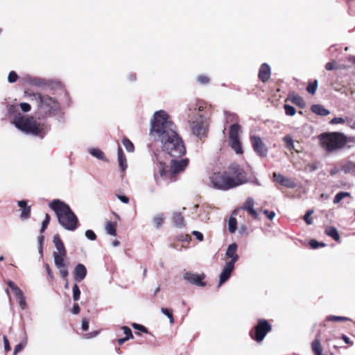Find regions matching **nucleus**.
<instances>
[{
	"mask_svg": "<svg viewBox=\"0 0 355 355\" xmlns=\"http://www.w3.org/2000/svg\"><path fill=\"white\" fill-rule=\"evenodd\" d=\"M150 136L159 141L163 151L171 157H180L186 152L183 141L175 131L174 123L168 119V115L164 110L155 112L150 121Z\"/></svg>",
	"mask_w": 355,
	"mask_h": 355,
	"instance_id": "nucleus-1",
	"label": "nucleus"
},
{
	"mask_svg": "<svg viewBox=\"0 0 355 355\" xmlns=\"http://www.w3.org/2000/svg\"><path fill=\"white\" fill-rule=\"evenodd\" d=\"M210 182L214 189L227 191L248 182L247 173L237 164H232L227 170L213 173Z\"/></svg>",
	"mask_w": 355,
	"mask_h": 355,
	"instance_id": "nucleus-2",
	"label": "nucleus"
},
{
	"mask_svg": "<svg viewBox=\"0 0 355 355\" xmlns=\"http://www.w3.org/2000/svg\"><path fill=\"white\" fill-rule=\"evenodd\" d=\"M12 123L22 132L40 139H43L48 132L46 124L37 121L34 116H24L19 112L14 114Z\"/></svg>",
	"mask_w": 355,
	"mask_h": 355,
	"instance_id": "nucleus-3",
	"label": "nucleus"
},
{
	"mask_svg": "<svg viewBox=\"0 0 355 355\" xmlns=\"http://www.w3.org/2000/svg\"><path fill=\"white\" fill-rule=\"evenodd\" d=\"M49 206L55 212L59 224L64 230L73 232L77 229L78 217L67 204L59 199H55Z\"/></svg>",
	"mask_w": 355,
	"mask_h": 355,
	"instance_id": "nucleus-4",
	"label": "nucleus"
},
{
	"mask_svg": "<svg viewBox=\"0 0 355 355\" xmlns=\"http://www.w3.org/2000/svg\"><path fill=\"white\" fill-rule=\"evenodd\" d=\"M155 179L159 184L160 179L166 181H172L173 178L179 173L183 171L188 164L187 159L180 160L172 159L171 168L167 169L165 163L162 160L160 155L155 154Z\"/></svg>",
	"mask_w": 355,
	"mask_h": 355,
	"instance_id": "nucleus-5",
	"label": "nucleus"
},
{
	"mask_svg": "<svg viewBox=\"0 0 355 355\" xmlns=\"http://www.w3.org/2000/svg\"><path fill=\"white\" fill-rule=\"evenodd\" d=\"M318 139L322 148L327 152L339 150L348 143L354 141V138L347 137L343 133L338 132L322 133L319 135Z\"/></svg>",
	"mask_w": 355,
	"mask_h": 355,
	"instance_id": "nucleus-6",
	"label": "nucleus"
},
{
	"mask_svg": "<svg viewBox=\"0 0 355 355\" xmlns=\"http://www.w3.org/2000/svg\"><path fill=\"white\" fill-rule=\"evenodd\" d=\"M32 100L37 103L39 112L44 116H51L56 114L60 105L56 98L48 95H42L39 93H33L31 95Z\"/></svg>",
	"mask_w": 355,
	"mask_h": 355,
	"instance_id": "nucleus-7",
	"label": "nucleus"
},
{
	"mask_svg": "<svg viewBox=\"0 0 355 355\" xmlns=\"http://www.w3.org/2000/svg\"><path fill=\"white\" fill-rule=\"evenodd\" d=\"M209 119L200 114L195 116L190 122V127L194 135L199 139L206 137L209 128Z\"/></svg>",
	"mask_w": 355,
	"mask_h": 355,
	"instance_id": "nucleus-8",
	"label": "nucleus"
},
{
	"mask_svg": "<svg viewBox=\"0 0 355 355\" xmlns=\"http://www.w3.org/2000/svg\"><path fill=\"white\" fill-rule=\"evenodd\" d=\"M272 329L271 325L268 322L264 319H259L257 324L254 327V330H252L250 335L252 339L258 343L261 342L266 334Z\"/></svg>",
	"mask_w": 355,
	"mask_h": 355,
	"instance_id": "nucleus-9",
	"label": "nucleus"
},
{
	"mask_svg": "<svg viewBox=\"0 0 355 355\" xmlns=\"http://www.w3.org/2000/svg\"><path fill=\"white\" fill-rule=\"evenodd\" d=\"M53 261L55 267L59 270L60 275L62 278H66L69 275L67 264L65 259L67 254H53Z\"/></svg>",
	"mask_w": 355,
	"mask_h": 355,
	"instance_id": "nucleus-10",
	"label": "nucleus"
},
{
	"mask_svg": "<svg viewBox=\"0 0 355 355\" xmlns=\"http://www.w3.org/2000/svg\"><path fill=\"white\" fill-rule=\"evenodd\" d=\"M183 278L193 285L202 287L206 285V283L203 282V279L205 278V275L203 273L198 275L191 272H187L184 274Z\"/></svg>",
	"mask_w": 355,
	"mask_h": 355,
	"instance_id": "nucleus-11",
	"label": "nucleus"
},
{
	"mask_svg": "<svg viewBox=\"0 0 355 355\" xmlns=\"http://www.w3.org/2000/svg\"><path fill=\"white\" fill-rule=\"evenodd\" d=\"M254 150L261 157H265L268 153V148L261 139L258 136L251 137Z\"/></svg>",
	"mask_w": 355,
	"mask_h": 355,
	"instance_id": "nucleus-12",
	"label": "nucleus"
},
{
	"mask_svg": "<svg viewBox=\"0 0 355 355\" xmlns=\"http://www.w3.org/2000/svg\"><path fill=\"white\" fill-rule=\"evenodd\" d=\"M237 248L238 245L236 243H233L227 247L225 256L227 258L230 259V260L227 261V263H231L234 266L235 263L239 260V257L236 253Z\"/></svg>",
	"mask_w": 355,
	"mask_h": 355,
	"instance_id": "nucleus-13",
	"label": "nucleus"
},
{
	"mask_svg": "<svg viewBox=\"0 0 355 355\" xmlns=\"http://www.w3.org/2000/svg\"><path fill=\"white\" fill-rule=\"evenodd\" d=\"M234 270V266L231 263H225V266L223 267L220 276H219V282L218 286H220L222 284L225 283L230 277L232 272Z\"/></svg>",
	"mask_w": 355,
	"mask_h": 355,
	"instance_id": "nucleus-14",
	"label": "nucleus"
},
{
	"mask_svg": "<svg viewBox=\"0 0 355 355\" xmlns=\"http://www.w3.org/2000/svg\"><path fill=\"white\" fill-rule=\"evenodd\" d=\"M87 268L86 267L82 264H77L73 270V278L76 282H82L87 275Z\"/></svg>",
	"mask_w": 355,
	"mask_h": 355,
	"instance_id": "nucleus-15",
	"label": "nucleus"
},
{
	"mask_svg": "<svg viewBox=\"0 0 355 355\" xmlns=\"http://www.w3.org/2000/svg\"><path fill=\"white\" fill-rule=\"evenodd\" d=\"M273 179L275 182L287 188L293 189L295 188L296 186L295 183L292 180L277 173H273Z\"/></svg>",
	"mask_w": 355,
	"mask_h": 355,
	"instance_id": "nucleus-16",
	"label": "nucleus"
},
{
	"mask_svg": "<svg viewBox=\"0 0 355 355\" xmlns=\"http://www.w3.org/2000/svg\"><path fill=\"white\" fill-rule=\"evenodd\" d=\"M271 76V69L270 67L266 64L263 63L261 65L259 71V78L263 83L267 82Z\"/></svg>",
	"mask_w": 355,
	"mask_h": 355,
	"instance_id": "nucleus-17",
	"label": "nucleus"
},
{
	"mask_svg": "<svg viewBox=\"0 0 355 355\" xmlns=\"http://www.w3.org/2000/svg\"><path fill=\"white\" fill-rule=\"evenodd\" d=\"M53 241L56 249V250L54 251L53 254H62V256L64 254H67V250L59 235L55 234L53 236Z\"/></svg>",
	"mask_w": 355,
	"mask_h": 355,
	"instance_id": "nucleus-18",
	"label": "nucleus"
},
{
	"mask_svg": "<svg viewBox=\"0 0 355 355\" xmlns=\"http://www.w3.org/2000/svg\"><path fill=\"white\" fill-rule=\"evenodd\" d=\"M17 204L20 207L21 218L23 220L28 219L31 216V207L27 205L26 200H19Z\"/></svg>",
	"mask_w": 355,
	"mask_h": 355,
	"instance_id": "nucleus-19",
	"label": "nucleus"
},
{
	"mask_svg": "<svg viewBox=\"0 0 355 355\" xmlns=\"http://www.w3.org/2000/svg\"><path fill=\"white\" fill-rule=\"evenodd\" d=\"M254 202L252 198L248 197L243 205V209L248 211V212L251 214V216L257 219L258 218V213L254 209Z\"/></svg>",
	"mask_w": 355,
	"mask_h": 355,
	"instance_id": "nucleus-20",
	"label": "nucleus"
},
{
	"mask_svg": "<svg viewBox=\"0 0 355 355\" xmlns=\"http://www.w3.org/2000/svg\"><path fill=\"white\" fill-rule=\"evenodd\" d=\"M24 80L27 83L39 87H43L46 85V80L44 79L38 77L26 76L24 78Z\"/></svg>",
	"mask_w": 355,
	"mask_h": 355,
	"instance_id": "nucleus-21",
	"label": "nucleus"
},
{
	"mask_svg": "<svg viewBox=\"0 0 355 355\" xmlns=\"http://www.w3.org/2000/svg\"><path fill=\"white\" fill-rule=\"evenodd\" d=\"M172 222L175 227L179 228H182L185 225L184 217L182 216L181 213L178 211L173 212L172 216Z\"/></svg>",
	"mask_w": 355,
	"mask_h": 355,
	"instance_id": "nucleus-22",
	"label": "nucleus"
},
{
	"mask_svg": "<svg viewBox=\"0 0 355 355\" xmlns=\"http://www.w3.org/2000/svg\"><path fill=\"white\" fill-rule=\"evenodd\" d=\"M320 335L316 336V338L311 343V349L315 355H322V347L319 339Z\"/></svg>",
	"mask_w": 355,
	"mask_h": 355,
	"instance_id": "nucleus-23",
	"label": "nucleus"
},
{
	"mask_svg": "<svg viewBox=\"0 0 355 355\" xmlns=\"http://www.w3.org/2000/svg\"><path fill=\"white\" fill-rule=\"evenodd\" d=\"M241 127L237 123H234L230 127L229 139H239V133L241 132Z\"/></svg>",
	"mask_w": 355,
	"mask_h": 355,
	"instance_id": "nucleus-24",
	"label": "nucleus"
},
{
	"mask_svg": "<svg viewBox=\"0 0 355 355\" xmlns=\"http://www.w3.org/2000/svg\"><path fill=\"white\" fill-rule=\"evenodd\" d=\"M118 162L121 171H124L126 170L128 165H127V160L126 157L121 148H118Z\"/></svg>",
	"mask_w": 355,
	"mask_h": 355,
	"instance_id": "nucleus-25",
	"label": "nucleus"
},
{
	"mask_svg": "<svg viewBox=\"0 0 355 355\" xmlns=\"http://www.w3.org/2000/svg\"><path fill=\"white\" fill-rule=\"evenodd\" d=\"M311 110L314 114L320 116H327L330 113L329 110L319 104L313 105L311 107Z\"/></svg>",
	"mask_w": 355,
	"mask_h": 355,
	"instance_id": "nucleus-26",
	"label": "nucleus"
},
{
	"mask_svg": "<svg viewBox=\"0 0 355 355\" xmlns=\"http://www.w3.org/2000/svg\"><path fill=\"white\" fill-rule=\"evenodd\" d=\"M230 145L236 154L243 153L242 146L239 139H230Z\"/></svg>",
	"mask_w": 355,
	"mask_h": 355,
	"instance_id": "nucleus-27",
	"label": "nucleus"
},
{
	"mask_svg": "<svg viewBox=\"0 0 355 355\" xmlns=\"http://www.w3.org/2000/svg\"><path fill=\"white\" fill-rule=\"evenodd\" d=\"M325 234L327 236L334 239L336 241H340V235L338 234L337 229L334 227H332V226L327 227L325 229Z\"/></svg>",
	"mask_w": 355,
	"mask_h": 355,
	"instance_id": "nucleus-28",
	"label": "nucleus"
},
{
	"mask_svg": "<svg viewBox=\"0 0 355 355\" xmlns=\"http://www.w3.org/2000/svg\"><path fill=\"white\" fill-rule=\"evenodd\" d=\"M89 153L92 156L95 157L96 158H97L100 160L105 161V162L107 161L104 153L98 148H89Z\"/></svg>",
	"mask_w": 355,
	"mask_h": 355,
	"instance_id": "nucleus-29",
	"label": "nucleus"
},
{
	"mask_svg": "<svg viewBox=\"0 0 355 355\" xmlns=\"http://www.w3.org/2000/svg\"><path fill=\"white\" fill-rule=\"evenodd\" d=\"M116 225H117V224L115 222L107 221L105 223V226L106 232L111 236H116Z\"/></svg>",
	"mask_w": 355,
	"mask_h": 355,
	"instance_id": "nucleus-30",
	"label": "nucleus"
},
{
	"mask_svg": "<svg viewBox=\"0 0 355 355\" xmlns=\"http://www.w3.org/2000/svg\"><path fill=\"white\" fill-rule=\"evenodd\" d=\"M8 286L11 288V290L13 291L15 295L17 297H21L24 296V293L12 281L9 280L7 282Z\"/></svg>",
	"mask_w": 355,
	"mask_h": 355,
	"instance_id": "nucleus-31",
	"label": "nucleus"
},
{
	"mask_svg": "<svg viewBox=\"0 0 355 355\" xmlns=\"http://www.w3.org/2000/svg\"><path fill=\"white\" fill-rule=\"evenodd\" d=\"M164 215L162 213L156 214L153 218V223L156 228H159L164 223Z\"/></svg>",
	"mask_w": 355,
	"mask_h": 355,
	"instance_id": "nucleus-32",
	"label": "nucleus"
},
{
	"mask_svg": "<svg viewBox=\"0 0 355 355\" xmlns=\"http://www.w3.org/2000/svg\"><path fill=\"white\" fill-rule=\"evenodd\" d=\"M283 140L286 144V147L288 150H295L294 141L290 135H286Z\"/></svg>",
	"mask_w": 355,
	"mask_h": 355,
	"instance_id": "nucleus-33",
	"label": "nucleus"
},
{
	"mask_svg": "<svg viewBox=\"0 0 355 355\" xmlns=\"http://www.w3.org/2000/svg\"><path fill=\"white\" fill-rule=\"evenodd\" d=\"M237 221L234 217H230L228 221V230L232 234L234 233L236 230Z\"/></svg>",
	"mask_w": 355,
	"mask_h": 355,
	"instance_id": "nucleus-34",
	"label": "nucleus"
},
{
	"mask_svg": "<svg viewBox=\"0 0 355 355\" xmlns=\"http://www.w3.org/2000/svg\"><path fill=\"white\" fill-rule=\"evenodd\" d=\"M350 196V193L349 192H345V191H342V192H339L338 193L334 199V204H338L345 197H349Z\"/></svg>",
	"mask_w": 355,
	"mask_h": 355,
	"instance_id": "nucleus-35",
	"label": "nucleus"
},
{
	"mask_svg": "<svg viewBox=\"0 0 355 355\" xmlns=\"http://www.w3.org/2000/svg\"><path fill=\"white\" fill-rule=\"evenodd\" d=\"M73 299L75 302H78L80 297V290L77 284H74L72 288Z\"/></svg>",
	"mask_w": 355,
	"mask_h": 355,
	"instance_id": "nucleus-36",
	"label": "nucleus"
},
{
	"mask_svg": "<svg viewBox=\"0 0 355 355\" xmlns=\"http://www.w3.org/2000/svg\"><path fill=\"white\" fill-rule=\"evenodd\" d=\"M347 122H349V118H348V117H345V118L334 117L329 121V123L331 125H334V124L345 123H347Z\"/></svg>",
	"mask_w": 355,
	"mask_h": 355,
	"instance_id": "nucleus-37",
	"label": "nucleus"
},
{
	"mask_svg": "<svg viewBox=\"0 0 355 355\" xmlns=\"http://www.w3.org/2000/svg\"><path fill=\"white\" fill-rule=\"evenodd\" d=\"M122 144H123V146H125V148L128 152L132 153L134 151V150H135L134 145L131 142V141L129 140L128 139H126V138L123 139L122 140Z\"/></svg>",
	"mask_w": 355,
	"mask_h": 355,
	"instance_id": "nucleus-38",
	"label": "nucleus"
},
{
	"mask_svg": "<svg viewBox=\"0 0 355 355\" xmlns=\"http://www.w3.org/2000/svg\"><path fill=\"white\" fill-rule=\"evenodd\" d=\"M317 88H318V81L316 80H315L313 82L309 83V85L306 87V90L309 93H310L311 94H314L317 90Z\"/></svg>",
	"mask_w": 355,
	"mask_h": 355,
	"instance_id": "nucleus-39",
	"label": "nucleus"
},
{
	"mask_svg": "<svg viewBox=\"0 0 355 355\" xmlns=\"http://www.w3.org/2000/svg\"><path fill=\"white\" fill-rule=\"evenodd\" d=\"M327 320L328 321L343 322L349 320V318L343 316L329 315Z\"/></svg>",
	"mask_w": 355,
	"mask_h": 355,
	"instance_id": "nucleus-40",
	"label": "nucleus"
},
{
	"mask_svg": "<svg viewBox=\"0 0 355 355\" xmlns=\"http://www.w3.org/2000/svg\"><path fill=\"white\" fill-rule=\"evenodd\" d=\"M355 168V164L352 162H348L345 164H343L341 166V170L345 172V173H348L354 170Z\"/></svg>",
	"mask_w": 355,
	"mask_h": 355,
	"instance_id": "nucleus-41",
	"label": "nucleus"
},
{
	"mask_svg": "<svg viewBox=\"0 0 355 355\" xmlns=\"http://www.w3.org/2000/svg\"><path fill=\"white\" fill-rule=\"evenodd\" d=\"M161 311L164 315L168 318L171 324L174 323V318L172 314V311L169 309L162 308Z\"/></svg>",
	"mask_w": 355,
	"mask_h": 355,
	"instance_id": "nucleus-42",
	"label": "nucleus"
},
{
	"mask_svg": "<svg viewBox=\"0 0 355 355\" xmlns=\"http://www.w3.org/2000/svg\"><path fill=\"white\" fill-rule=\"evenodd\" d=\"M285 113L288 116H293L296 113L295 108L290 105H284Z\"/></svg>",
	"mask_w": 355,
	"mask_h": 355,
	"instance_id": "nucleus-43",
	"label": "nucleus"
},
{
	"mask_svg": "<svg viewBox=\"0 0 355 355\" xmlns=\"http://www.w3.org/2000/svg\"><path fill=\"white\" fill-rule=\"evenodd\" d=\"M18 78H19V76L17 74V73L14 71H11L8 73V81L10 83H14L17 80Z\"/></svg>",
	"mask_w": 355,
	"mask_h": 355,
	"instance_id": "nucleus-44",
	"label": "nucleus"
},
{
	"mask_svg": "<svg viewBox=\"0 0 355 355\" xmlns=\"http://www.w3.org/2000/svg\"><path fill=\"white\" fill-rule=\"evenodd\" d=\"M26 345V340H24L19 344L17 345L14 349V355H17L19 352H21Z\"/></svg>",
	"mask_w": 355,
	"mask_h": 355,
	"instance_id": "nucleus-45",
	"label": "nucleus"
},
{
	"mask_svg": "<svg viewBox=\"0 0 355 355\" xmlns=\"http://www.w3.org/2000/svg\"><path fill=\"white\" fill-rule=\"evenodd\" d=\"M313 213V210L311 209L306 211V214L304 216V220L307 225H311L313 223L312 219L310 218V216Z\"/></svg>",
	"mask_w": 355,
	"mask_h": 355,
	"instance_id": "nucleus-46",
	"label": "nucleus"
},
{
	"mask_svg": "<svg viewBox=\"0 0 355 355\" xmlns=\"http://www.w3.org/2000/svg\"><path fill=\"white\" fill-rule=\"evenodd\" d=\"M197 81L202 85L208 84L209 82V78L205 75H200L197 77Z\"/></svg>",
	"mask_w": 355,
	"mask_h": 355,
	"instance_id": "nucleus-47",
	"label": "nucleus"
},
{
	"mask_svg": "<svg viewBox=\"0 0 355 355\" xmlns=\"http://www.w3.org/2000/svg\"><path fill=\"white\" fill-rule=\"evenodd\" d=\"M121 329L123 331V333L125 334V337H127V338H133L132 331L128 327L123 326Z\"/></svg>",
	"mask_w": 355,
	"mask_h": 355,
	"instance_id": "nucleus-48",
	"label": "nucleus"
},
{
	"mask_svg": "<svg viewBox=\"0 0 355 355\" xmlns=\"http://www.w3.org/2000/svg\"><path fill=\"white\" fill-rule=\"evenodd\" d=\"M309 244L313 249H316L319 247H324L326 245L325 243H320L313 239L310 241Z\"/></svg>",
	"mask_w": 355,
	"mask_h": 355,
	"instance_id": "nucleus-49",
	"label": "nucleus"
},
{
	"mask_svg": "<svg viewBox=\"0 0 355 355\" xmlns=\"http://www.w3.org/2000/svg\"><path fill=\"white\" fill-rule=\"evenodd\" d=\"M85 236L90 241H94L96 239V234L91 230H87L85 232Z\"/></svg>",
	"mask_w": 355,
	"mask_h": 355,
	"instance_id": "nucleus-50",
	"label": "nucleus"
},
{
	"mask_svg": "<svg viewBox=\"0 0 355 355\" xmlns=\"http://www.w3.org/2000/svg\"><path fill=\"white\" fill-rule=\"evenodd\" d=\"M291 101L293 103H294L296 105H298L300 106H302L303 103H304V101L302 99V98H301L300 96H293V97H291Z\"/></svg>",
	"mask_w": 355,
	"mask_h": 355,
	"instance_id": "nucleus-51",
	"label": "nucleus"
},
{
	"mask_svg": "<svg viewBox=\"0 0 355 355\" xmlns=\"http://www.w3.org/2000/svg\"><path fill=\"white\" fill-rule=\"evenodd\" d=\"M49 222H50V216L48 214H46L45 216V219L43 220L42 224L41 232H44L46 230Z\"/></svg>",
	"mask_w": 355,
	"mask_h": 355,
	"instance_id": "nucleus-52",
	"label": "nucleus"
},
{
	"mask_svg": "<svg viewBox=\"0 0 355 355\" xmlns=\"http://www.w3.org/2000/svg\"><path fill=\"white\" fill-rule=\"evenodd\" d=\"M19 107L21 110L24 112H28L31 109L30 104L28 103H21L19 104Z\"/></svg>",
	"mask_w": 355,
	"mask_h": 355,
	"instance_id": "nucleus-53",
	"label": "nucleus"
},
{
	"mask_svg": "<svg viewBox=\"0 0 355 355\" xmlns=\"http://www.w3.org/2000/svg\"><path fill=\"white\" fill-rule=\"evenodd\" d=\"M227 122H234L237 121V116L234 114H226Z\"/></svg>",
	"mask_w": 355,
	"mask_h": 355,
	"instance_id": "nucleus-54",
	"label": "nucleus"
},
{
	"mask_svg": "<svg viewBox=\"0 0 355 355\" xmlns=\"http://www.w3.org/2000/svg\"><path fill=\"white\" fill-rule=\"evenodd\" d=\"M37 240H38V243H39V248H38L39 252L42 256V250H43L42 245H43V242L44 240V236H39L37 238Z\"/></svg>",
	"mask_w": 355,
	"mask_h": 355,
	"instance_id": "nucleus-55",
	"label": "nucleus"
},
{
	"mask_svg": "<svg viewBox=\"0 0 355 355\" xmlns=\"http://www.w3.org/2000/svg\"><path fill=\"white\" fill-rule=\"evenodd\" d=\"M191 234L194 236H196V238L198 241H203L204 236H203V234L200 232L194 230L191 232Z\"/></svg>",
	"mask_w": 355,
	"mask_h": 355,
	"instance_id": "nucleus-56",
	"label": "nucleus"
},
{
	"mask_svg": "<svg viewBox=\"0 0 355 355\" xmlns=\"http://www.w3.org/2000/svg\"><path fill=\"white\" fill-rule=\"evenodd\" d=\"M239 233L241 235H248V228L246 225H241L239 228Z\"/></svg>",
	"mask_w": 355,
	"mask_h": 355,
	"instance_id": "nucleus-57",
	"label": "nucleus"
},
{
	"mask_svg": "<svg viewBox=\"0 0 355 355\" xmlns=\"http://www.w3.org/2000/svg\"><path fill=\"white\" fill-rule=\"evenodd\" d=\"M263 212L269 220H272L276 215L274 211H270L267 209L263 210Z\"/></svg>",
	"mask_w": 355,
	"mask_h": 355,
	"instance_id": "nucleus-58",
	"label": "nucleus"
},
{
	"mask_svg": "<svg viewBox=\"0 0 355 355\" xmlns=\"http://www.w3.org/2000/svg\"><path fill=\"white\" fill-rule=\"evenodd\" d=\"M336 61H332V62H327L326 64H325V69L327 70V71H331L333 69H334L336 67Z\"/></svg>",
	"mask_w": 355,
	"mask_h": 355,
	"instance_id": "nucleus-59",
	"label": "nucleus"
},
{
	"mask_svg": "<svg viewBox=\"0 0 355 355\" xmlns=\"http://www.w3.org/2000/svg\"><path fill=\"white\" fill-rule=\"evenodd\" d=\"M3 344H4V349L6 352H8L10 350V346L9 344L8 339L6 336H3Z\"/></svg>",
	"mask_w": 355,
	"mask_h": 355,
	"instance_id": "nucleus-60",
	"label": "nucleus"
},
{
	"mask_svg": "<svg viewBox=\"0 0 355 355\" xmlns=\"http://www.w3.org/2000/svg\"><path fill=\"white\" fill-rule=\"evenodd\" d=\"M18 300H19V304L20 307L22 309H24L26 306V299H25L24 295L21 297H19Z\"/></svg>",
	"mask_w": 355,
	"mask_h": 355,
	"instance_id": "nucleus-61",
	"label": "nucleus"
},
{
	"mask_svg": "<svg viewBox=\"0 0 355 355\" xmlns=\"http://www.w3.org/2000/svg\"><path fill=\"white\" fill-rule=\"evenodd\" d=\"M89 329V321L87 318L82 320V329L83 331H87Z\"/></svg>",
	"mask_w": 355,
	"mask_h": 355,
	"instance_id": "nucleus-62",
	"label": "nucleus"
},
{
	"mask_svg": "<svg viewBox=\"0 0 355 355\" xmlns=\"http://www.w3.org/2000/svg\"><path fill=\"white\" fill-rule=\"evenodd\" d=\"M132 327L133 328H135V329H138V330H140L142 332H147V329L145 327L141 325V324H137V323H133L132 324Z\"/></svg>",
	"mask_w": 355,
	"mask_h": 355,
	"instance_id": "nucleus-63",
	"label": "nucleus"
},
{
	"mask_svg": "<svg viewBox=\"0 0 355 355\" xmlns=\"http://www.w3.org/2000/svg\"><path fill=\"white\" fill-rule=\"evenodd\" d=\"M80 311V309L78 304L75 303L73 304L72 310H71L72 313L76 315V314L79 313Z\"/></svg>",
	"mask_w": 355,
	"mask_h": 355,
	"instance_id": "nucleus-64",
	"label": "nucleus"
}]
</instances>
